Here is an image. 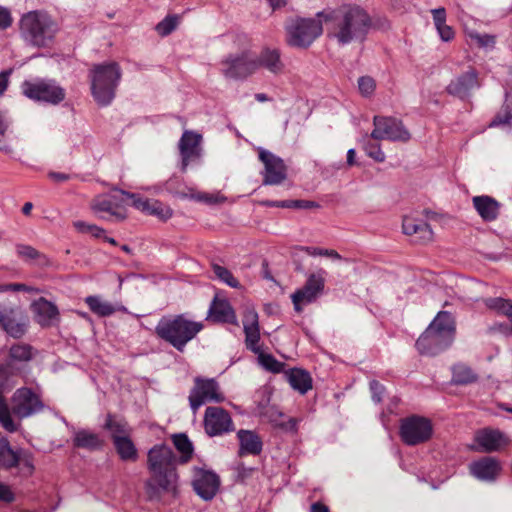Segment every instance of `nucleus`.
Here are the masks:
<instances>
[{
    "label": "nucleus",
    "instance_id": "nucleus-1",
    "mask_svg": "<svg viewBox=\"0 0 512 512\" xmlns=\"http://www.w3.org/2000/svg\"><path fill=\"white\" fill-rule=\"evenodd\" d=\"M178 457L171 447L154 445L147 454V467L150 477L145 483L149 500H160L163 494L175 493L178 473Z\"/></svg>",
    "mask_w": 512,
    "mask_h": 512
},
{
    "label": "nucleus",
    "instance_id": "nucleus-2",
    "mask_svg": "<svg viewBox=\"0 0 512 512\" xmlns=\"http://www.w3.org/2000/svg\"><path fill=\"white\" fill-rule=\"evenodd\" d=\"M317 16L324 20L329 35L343 45L364 41L371 27L369 15L358 6L322 11Z\"/></svg>",
    "mask_w": 512,
    "mask_h": 512
},
{
    "label": "nucleus",
    "instance_id": "nucleus-3",
    "mask_svg": "<svg viewBox=\"0 0 512 512\" xmlns=\"http://www.w3.org/2000/svg\"><path fill=\"white\" fill-rule=\"evenodd\" d=\"M456 322L451 313L440 311L416 341L421 355L436 356L448 349L455 340Z\"/></svg>",
    "mask_w": 512,
    "mask_h": 512
},
{
    "label": "nucleus",
    "instance_id": "nucleus-4",
    "mask_svg": "<svg viewBox=\"0 0 512 512\" xmlns=\"http://www.w3.org/2000/svg\"><path fill=\"white\" fill-rule=\"evenodd\" d=\"M204 325L188 319L185 315L162 317L155 327L157 337L183 352L186 345L192 341Z\"/></svg>",
    "mask_w": 512,
    "mask_h": 512
},
{
    "label": "nucleus",
    "instance_id": "nucleus-5",
    "mask_svg": "<svg viewBox=\"0 0 512 512\" xmlns=\"http://www.w3.org/2000/svg\"><path fill=\"white\" fill-rule=\"evenodd\" d=\"M122 76L118 63L96 64L90 70L91 92L95 101L102 106L109 105L115 97Z\"/></svg>",
    "mask_w": 512,
    "mask_h": 512
},
{
    "label": "nucleus",
    "instance_id": "nucleus-6",
    "mask_svg": "<svg viewBox=\"0 0 512 512\" xmlns=\"http://www.w3.org/2000/svg\"><path fill=\"white\" fill-rule=\"evenodd\" d=\"M20 30L26 41L36 47H47L54 39L58 26L46 13L32 11L20 21Z\"/></svg>",
    "mask_w": 512,
    "mask_h": 512
},
{
    "label": "nucleus",
    "instance_id": "nucleus-7",
    "mask_svg": "<svg viewBox=\"0 0 512 512\" xmlns=\"http://www.w3.org/2000/svg\"><path fill=\"white\" fill-rule=\"evenodd\" d=\"M287 43L293 47L307 48L323 31L321 20L297 18L286 25Z\"/></svg>",
    "mask_w": 512,
    "mask_h": 512
},
{
    "label": "nucleus",
    "instance_id": "nucleus-8",
    "mask_svg": "<svg viewBox=\"0 0 512 512\" xmlns=\"http://www.w3.org/2000/svg\"><path fill=\"white\" fill-rule=\"evenodd\" d=\"M433 434V424L430 419L411 415L400 420L399 436L408 446H417L429 441Z\"/></svg>",
    "mask_w": 512,
    "mask_h": 512
},
{
    "label": "nucleus",
    "instance_id": "nucleus-9",
    "mask_svg": "<svg viewBox=\"0 0 512 512\" xmlns=\"http://www.w3.org/2000/svg\"><path fill=\"white\" fill-rule=\"evenodd\" d=\"M25 96L35 101L57 105L65 99V90L51 80L25 81L22 84Z\"/></svg>",
    "mask_w": 512,
    "mask_h": 512
},
{
    "label": "nucleus",
    "instance_id": "nucleus-10",
    "mask_svg": "<svg viewBox=\"0 0 512 512\" xmlns=\"http://www.w3.org/2000/svg\"><path fill=\"white\" fill-rule=\"evenodd\" d=\"M373 124L374 129L371 132V138L374 140L407 142L411 138L402 121L395 117L374 116Z\"/></svg>",
    "mask_w": 512,
    "mask_h": 512
},
{
    "label": "nucleus",
    "instance_id": "nucleus-11",
    "mask_svg": "<svg viewBox=\"0 0 512 512\" xmlns=\"http://www.w3.org/2000/svg\"><path fill=\"white\" fill-rule=\"evenodd\" d=\"M224 400L225 397L220 392V387L216 380L201 377L195 378L194 386L189 395L190 407L194 413L206 402L221 403Z\"/></svg>",
    "mask_w": 512,
    "mask_h": 512
},
{
    "label": "nucleus",
    "instance_id": "nucleus-12",
    "mask_svg": "<svg viewBox=\"0 0 512 512\" xmlns=\"http://www.w3.org/2000/svg\"><path fill=\"white\" fill-rule=\"evenodd\" d=\"M221 66L224 76L230 79H245L256 71L255 59L248 51L229 54Z\"/></svg>",
    "mask_w": 512,
    "mask_h": 512
},
{
    "label": "nucleus",
    "instance_id": "nucleus-13",
    "mask_svg": "<svg viewBox=\"0 0 512 512\" xmlns=\"http://www.w3.org/2000/svg\"><path fill=\"white\" fill-rule=\"evenodd\" d=\"M324 273L323 270H320L317 273L310 274L304 286L291 295L296 312H302L303 305L314 302L323 291L325 285Z\"/></svg>",
    "mask_w": 512,
    "mask_h": 512
},
{
    "label": "nucleus",
    "instance_id": "nucleus-14",
    "mask_svg": "<svg viewBox=\"0 0 512 512\" xmlns=\"http://www.w3.org/2000/svg\"><path fill=\"white\" fill-rule=\"evenodd\" d=\"M43 402L30 388L17 389L12 396V412L19 418H27L43 410Z\"/></svg>",
    "mask_w": 512,
    "mask_h": 512
},
{
    "label": "nucleus",
    "instance_id": "nucleus-15",
    "mask_svg": "<svg viewBox=\"0 0 512 512\" xmlns=\"http://www.w3.org/2000/svg\"><path fill=\"white\" fill-rule=\"evenodd\" d=\"M481 86L478 71L469 67L467 71L453 78L446 86V92L460 100L469 99L473 92Z\"/></svg>",
    "mask_w": 512,
    "mask_h": 512
},
{
    "label": "nucleus",
    "instance_id": "nucleus-16",
    "mask_svg": "<svg viewBox=\"0 0 512 512\" xmlns=\"http://www.w3.org/2000/svg\"><path fill=\"white\" fill-rule=\"evenodd\" d=\"M0 326L14 338L22 337L28 326V318L20 307L0 305Z\"/></svg>",
    "mask_w": 512,
    "mask_h": 512
},
{
    "label": "nucleus",
    "instance_id": "nucleus-17",
    "mask_svg": "<svg viewBox=\"0 0 512 512\" xmlns=\"http://www.w3.org/2000/svg\"><path fill=\"white\" fill-rule=\"evenodd\" d=\"M204 428L209 436H218L234 430L233 421L222 407L210 406L204 415Z\"/></svg>",
    "mask_w": 512,
    "mask_h": 512
},
{
    "label": "nucleus",
    "instance_id": "nucleus-18",
    "mask_svg": "<svg viewBox=\"0 0 512 512\" xmlns=\"http://www.w3.org/2000/svg\"><path fill=\"white\" fill-rule=\"evenodd\" d=\"M259 159L265 167L264 185H279L286 179L287 167L280 157L261 149L259 151Z\"/></svg>",
    "mask_w": 512,
    "mask_h": 512
},
{
    "label": "nucleus",
    "instance_id": "nucleus-19",
    "mask_svg": "<svg viewBox=\"0 0 512 512\" xmlns=\"http://www.w3.org/2000/svg\"><path fill=\"white\" fill-rule=\"evenodd\" d=\"M123 198L117 194L100 195L93 199L91 207L96 213H104L101 218L109 221H123L126 213L122 209Z\"/></svg>",
    "mask_w": 512,
    "mask_h": 512
},
{
    "label": "nucleus",
    "instance_id": "nucleus-20",
    "mask_svg": "<svg viewBox=\"0 0 512 512\" xmlns=\"http://www.w3.org/2000/svg\"><path fill=\"white\" fill-rule=\"evenodd\" d=\"M192 485L196 494L207 501L216 495L220 486V478L213 471L195 468Z\"/></svg>",
    "mask_w": 512,
    "mask_h": 512
},
{
    "label": "nucleus",
    "instance_id": "nucleus-21",
    "mask_svg": "<svg viewBox=\"0 0 512 512\" xmlns=\"http://www.w3.org/2000/svg\"><path fill=\"white\" fill-rule=\"evenodd\" d=\"M501 470L500 461L491 456L481 457L469 465L470 474L484 482H494L500 475Z\"/></svg>",
    "mask_w": 512,
    "mask_h": 512
},
{
    "label": "nucleus",
    "instance_id": "nucleus-22",
    "mask_svg": "<svg viewBox=\"0 0 512 512\" xmlns=\"http://www.w3.org/2000/svg\"><path fill=\"white\" fill-rule=\"evenodd\" d=\"M256 70L263 68L273 75H280L285 70L281 52L277 48L264 47L257 57H254Z\"/></svg>",
    "mask_w": 512,
    "mask_h": 512
},
{
    "label": "nucleus",
    "instance_id": "nucleus-23",
    "mask_svg": "<svg viewBox=\"0 0 512 512\" xmlns=\"http://www.w3.org/2000/svg\"><path fill=\"white\" fill-rule=\"evenodd\" d=\"M201 135L192 131H185L179 141V150L182 158V171H185L189 163L200 155L199 145Z\"/></svg>",
    "mask_w": 512,
    "mask_h": 512
},
{
    "label": "nucleus",
    "instance_id": "nucleus-24",
    "mask_svg": "<svg viewBox=\"0 0 512 512\" xmlns=\"http://www.w3.org/2000/svg\"><path fill=\"white\" fill-rule=\"evenodd\" d=\"M475 442L483 452L498 451L506 444L505 435L498 429L483 428L475 433Z\"/></svg>",
    "mask_w": 512,
    "mask_h": 512
},
{
    "label": "nucleus",
    "instance_id": "nucleus-25",
    "mask_svg": "<svg viewBox=\"0 0 512 512\" xmlns=\"http://www.w3.org/2000/svg\"><path fill=\"white\" fill-rule=\"evenodd\" d=\"M402 228L406 235L414 236L415 241L421 244L430 242L433 238V232L430 225L423 220L404 217Z\"/></svg>",
    "mask_w": 512,
    "mask_h": 512
},
{
    "label": "nucleus",
    "instance_id": "nucleus-26",
    "mask_svg": "<svg viewBox=\"0 0 512 512\" xmlns=\"http://www.w3.org/2000/svg\"><path fill=\"white\" fill-rule=\"evenodd\" d=\"M32 309L35 313V321L42 327H50L59 316L57 306L44 297L35 301L32 304Z\"/></svg>",
    "mask_w": 512,
    "mask_h": 512
},
{
    "label": "nucleus",
    "instance_id": "nucleus-27",
    "mask_svg": "<svg viewBox=\"0 0 512 512\" xmlns=\"http://www.w3.org/2000/svg\"><path fill=\"white\" fill-rule=\"evenodd\" d=\"M208 317L213 322L236 324V314L230 303L215 297L210 305Z\"/></svg>",
    "mask_w": 512,
    "mask_h": 512
},
{
    "label": "nucleus",
    "instance_id": "nucleus-28",
    "mask_svg": "<svg viewBox=\"0 0 512 512\" xmlns=\"http://www.w3.org/2000/svg\"><path fill=\"white\" fill-rule=\"evenodd\" d=\"M8 376V368L0 363V424L6 431L13 433L18 427L10 415V409L2 392Z\"/></svg>",
    "mask_w": 512,
    "mask_h": 512
},
{
    "label": "nucleus",
    "instance_id": "nucleus-29",
    "mask_svg": "<svg viewBox=\"0 0 512 512\" xmlns=\"http://www.w3.org/2000/svg\"><path fill=\"white\" fill-rule=\"evenodd\" d=\"M472 202L475 210L484 221L491 222L498 218L500 204L493 197L487 195L474 196Z\"/></svg>",
    "mask_w": 512,
    "mask_h": 512
},
{
    "label": "nucleus",
    "instance_id": "nucleus-30",
    "mask_svg": "<svg viewBox=\"0 0 512 512\" xmlns=\"http://www.w3.org/2000/svg\"><path fill=\"white\" fill-rule=\"evenodd\" d=\"M237 436L240 442V456L246 454L259 455L261 453L263 443L255 432L242 429L238 431Z\"/></svg>",
    "mask_w": 512,
    "mask_h": 512
},
{
    "label": "nucleus",
    "instance_id": "nucleus-31",
    "mask_svg": "<svg viewBox=\"0 0 512 512\" xmlns=\"http://www.w3.org/2000/svg\"><path fill=\"white\" fill-rule=\"evenodd\" d=\"M75 448L87 449L90 451L100 450L104 446V441L98 434L81 429L75 432L73 438Z\"/></svg>",
    "mask_w": 512,
    "mask_h": 512
},
{
    "label": "nucleus",
    "instance_id": "nucleus-32",
    "mask_svg": "<svg viewBox=\"0 0 512 512\" xmlns=\"http://www.w3.org/2000/svg\"><path fill=\"white\" fill-rule=\"evenodd\" d=\"M104 429L110 432L112 442L117 437H126L131 434V428L128 422L117 415L108 413L104 423Z\"/></svg>",
    "mask_w": 512,
    "mask_h": 512
},
{
    "label": "nucleus",
    "instance_id": "nucleus-33",
    "mask_svg": "<svg viewBox=\"0 0 512 512\" xmlns=\"http://www.w3.org/2000/svg\"><path fill=\"white\" fill-rule=\"evenodd\" d=\"M119 458L125 462H135L138 459V450L132 441L130 435L126 437H117L112 442Z\"/></svg>",
    "mask_w": 512,
    "mask_h": 512
},
{
    "label": "nucleus",
    "instance_id": "nucleus-34",
    "mask_svg": "<svg viewBox=\"0 0 512 512\" xmlns=\"http://www.w3.org/2000/svg\"><path fill=\"white\" fill-rule=\"evenodd\" d=\"M288 382L300 394H306L312 389V377L309 372L300 368H293L288 373Z\"/></svg>",
    "mask_w": 512,
    "mask_h": 512
},
{
    "label": "nucleus",
    "instance_id": "nucleus-35",
    "mask_svg": "<svg viewBox=\"0 0 512 512\" xmlns=\"http://www.w3.org/2000/svg\"><path fill=\"white\" fill-rule=\"evenodd\" d=\"M20 459L19 453L12 449L9 441L4 437L0 438V468L11 469L17 467Z\"/></svg>",
    "mask_w": 512,
    "mask_h": 512
},
{
    "label": "nucleus",
    "instance_id": "nucleus-36",
    "mask_svg": "<svg viewBox=\"0 0 512 512\" xmlns=\"http://www.w3.org/2000/svg\"><path fill=\"white\" fill-rule=\"evenodd\" d=\"M477 380V373L468 365L458 363L452 367V383L456 385H469L477 382Z\"/></svg>",
    "mask_w": 512,
    "mask_h": 512
},
{
    "label": "nucleus",
    "instance_id": "nucleus-37",
    "mask_svg": "<svg viewBox=\"0 0 512 512\" xmlns=\"http://www.w3.org/2000/svg\"><path fill=\"white\" fill-rule=\"evenodd\" d=\"M172 441L177 451L181 454L178 458L179 463H187L192 458L194 452L192 442L188 436L183 433L175 434L172 437Z\"/></svg>",
    "mask_w": 512,
    "mask_h": 512
},
{
    "label": "nucleus",
    "instance_id": "nucleus-38",
    "mask_svg": "<svg viewBox=\"0 0 512 512\" xmlns=\"http://www.w3.org/2000/svg\"><path fill=\"white\" fill-rule=\"evenodd\" d=\"M85 303L89 309L100 317H107L114 314L117 308L108 301H103L98 296H88L85 299Z\"/></svg>",
    "mask_w": 512,
    "mask_h": 512
},
{
    "label": "nucleus",
    "instance_id": "nucleus-39",
    "mask_svg": "<svg viewBox=\"0 0 512 512\" xmlns=\"http://www.w3.org/2000/svg\"><path fill=\"white\" fill-rule=\"evenodd\" d=\"M484 303L490 310L496 311L498 314L504 315L512 321V301L501 297L486 298Z\"/></svg>",
    "mask_w": 512,
    "mask_h": 512
},
{
    "label": "nucleus",
    "instance_id": "nucleus-40",
    "mask_svg": "<svg viewBox=\"0 0 512 512\" xmlns=\"http://www.w3.org/2000/svg\"><path fill=\"white\" fill-rule=\"evenodd\" d=\"M271 207L292 208V209H316L320 208L319 203L310 200H282L268 202Z\"/></svg>",
    "mask_w": 512,
    "mask_h": 512
},
{
    "label": "nucleus",
    "instance_id": "nucleus-41",
    "mask_svg": "<svg viewBox=\"0 0 512 512\" xmlns=\"http://www.w3.org/2000/svg\"><path fill=\"white\" fill-rule=\"evenodd\" d=\"M16 253L22 259L38 260L39 264H41V265L48 264L47 257L30 245L17 244L16 245Z\"/></svg>",
    "mask_w": 512,
    "mask_h": 512
},
{
    "label": "nucleus",
    "instance_id": "nucleus-42",
    "mask_svg": "<svg viewBox=\"0 0 512 512\" xmlns=\"http://www.w3.org/2000/svg\"><path fill=\"white\" fill-rule=\"evenodd\" d=\"M145 213L161 220H167L172 216V210L158 200H149V207Z\"/></svg>",
    "mask_w": 512,
    "mask_h": 512
},
{
    "label": "nucleus",
    "instance_id": "nucleus-43",
    "mask_svg": "<svg viewBox=\"0 0 512 512\" xmlns=\"http://www.w3.org/2000/svg\"><path fill=\"white\" fill-rule=\"evenodd\" d=\"M9 122L5 114L0 110V151L6 154L13 152L8 139Z\"/></svg>",
    "mask_w": 512,
    "mask_h": 512
},
{
    "label": "nucleus",
    "instance_id": "nucleus-44",
    "mask_svg": "<svg viewBox=\"0 0 512 512\" xmlns=\"http://www.w3.org/2000/svg\"><path fill=\"white\" fill-rule=\"evenodd\" d=\"M258 355L259 363L267 371L272 373H280L283 369V363L279 362L273 355L262 352L261 350Z\"/></svg>",
    "mask_w": 512,
    "mask_h": 512
},
{
    "label": "nucleus",
    "instance_id": "nucleus-45",
    "mask_svg": "<svg viewBox=\"0 0 512 512\" xmlns=\"http://www.w3.org/2000/svg\"><path fill=\"white\" fill-rule=\"evenodd\" d=\"M363 148L366 154L376 162L381 163L385 161V154L381 150L380 144L371 138V135L366 139Z\"/></svg>",
    "mask_w": 512,
    "mask_h": 512
},
{
    "label": "nucleus",
    "instance_id": "nucleus-46",
    "mask_svg": "<svg viewBox=\"0 0 512 512\" xmlns=\"http://www.w3.org/2000/svg\"><path fill=\"white\" fill-rule=\"evenodd\" d=\"M245 334V345L253 353H259L261 350L258 345L260 341V327L243 329Z\"/></svg>",
    "mask_w": 512,
    "mask_h": 512
},
{
    "label": "nucleus",
    "instance_id": "nucleus-47",
    "mask_svg": "<svg viewBox=\"0 0 512 512\" xmlns=\"http://www.w3.org/2000/svg\"><path fill=\"white\" fill-rule=\"evenodd\" d=\"M213 272L222 282L227 284L232 288H239V281L233 276V274L225 267L220 266L218 264L212 265Z\"/></svg>",
    "mask_w": 512,
    "mask_h": 512
},
{
    "label": "nucleus",
    "instance_id": "nucleus-48",
    "mask_svg": "<svg viewBox=\"0 0 512 512\" xmlns=\"http://www.w3.org/2000/svg\"><path fill=\"white\" fill-rule=\"evenodd\" d=\"M31 349L27 344H15L10 348L9 355L14 360L28 361L31 359Z\"/></svg>",
    "mask_w": 512,
    "mask_h": 512
},
{
    "label": "nucleus",
    "instance_id": "nucleus-49",
    "mask_svg": "<svg viewBox=\"0 0 512 512\" xmlns=\"http://www.w3.org/2000/svg\"><path fill=\"white\" fill-rule=\"evenodd\" d=\"M118 193H120L122 196H126L128 199L132 200V206L135 207L137 210L144 212L149 207V199L144 198L140 196L139 194L126 192L124 190H116Z\"/></svg>",
    "mask_w": 512,
    "mask_h": 512
},
{
    "label": "nucleus",
    "instance_id": "nucleus-50",
    "mask_svg": "<svg viewBox=\"0 0 512 512\" xmlns=\"http://www.w3.org/2000/svg\"><path fill=\"white\" fill-rule=\"evenodd\" d=\"M178 18L176 16H167L156 25V31L161 36L169 35L177 26Z\"/></svg>",
    "mask_w": 512,
    "mask_h": 512
},
{
    "label": "nucleus",
    "instance_id": "nucleus-51",
    "mask_svg": "<svg viewBox=\"0 0 512 512\" xmlns=\"http://www.w3.org/2000/svg\"><path fill=\"white\" fill-rule=\"evenodd\" d=\"M74 227L82 233H90L96 238H101L105 234V230L94 225V224H88L84 221H76L73 223Z\"/></svg>",
    "mask_w": 512,
    "mask_h": 512
},
{
    "label": "nucleus",
    "instance_id": "nucleus-52",
    "mask_svg": "<svg viewBox=\"0 0 512 512\" xmlns=\"http://www.w3.org/2000/svg\"><path fill=\"white\" fill-rule=\"evenodd\" d=\"M243 329L259 327L258 313L254 309H247L243 315Z\"/></svg>",
    "mask_w": 512,
    "mask_h": 512
},
{
    "label": "nucleus",
    "instance_id": "nucleus-53",
    "mask_svg": "<svg viewBox=\"0 0 512 512\" xmlns=\"http://www.w3.org/2000/svg\"><path fill=\"white\" fill-rule=\"evenodd\" d=\"M358 87L363 95H370L375 89V81L369 76H362L358 80Z\"/></svg>",
    "mask_w": 512,
    "mask_h": 512
},
{
    "label": "nucleus",
    "instance_id": "nucleus-54",
    "mask_svg": "<svg viewBox=\"0 0 512 512\" xmlns=\"http://www.w3.org/2000/svg\"><path fill=\"white\" fill-rule=\"evenodd\" d=\"M370 391L372 393V399L375 403H380L385 391V387L378 381L373 380L370 382Z\"/></svg>",
    "mask_w": 512,
    "mask_h": 512
},
{
    "label": "nucleus",
    "instance_id": "nucleus-55",
    "mask_svg": "<svg viewBox=\"0 0 512 512\" xmlns=\"http://www.w3.org/2000/svg\"><path fill=\"white\" fill-rule=\"evenodd\" d=\"M436 30H437L441 40H443L445 42L452 41L455 37V32H454L453 28L451 26L447 25L446 23L441 26L436 27Z\"/></svg>",
    "mask_w": 512,
    "mask_h": 512
},
{
    "label": "nucleus",
    "instance_id": "nucleus-56",
    "mask_svg": "<svg viewBox=\"0 0 512 512\" xmlns=\"http://www.w3.org/2000/svg\"><path fill=\"white\" fill-rule=\"evenodd\" d=\"M15 500V494L11 490V488L0 482V501L6 503H12Z\"/></svg>",
    "mask_w": 512,
    "mask_h": 512
},
{
    "label": "nucleus",
    "instance_id": "nucleus-57",
    "mask_svg": "<svg viewBox=\"0 0 512 512\" xmlns=\"http://www.w3.org/2000/svg\"><path fill=\"white\" fill-rule=\"evenodd\" d=\"M435 28L446 23V10L443 7L431 10Z\"/></svg>",
    "mask_w": 512,
    "mask_h": 512
},
{
    "label": "nucleus",
    "instance_id": "nucleus-58",
    "mask_svg": "<svg viewBox=\"0 0 512 512\" xmlns=\"http://www.w3.org/2000/svg\"><path fill=\"white\" fill-rule=\"evenodd\" d=\"M12 24L11 13L7 8L0 6V30H5Z\"/></svg>",
    "mask_w": 512,
    "mask_h": 512
},
{
    "label": "nucleus",
    "instance_id": "nucleus-59",
    "mask_svg": "<svg viewBox=\"0 0 512 512\" xmlns=\"http://www.w3.org/2000/svg\"><path fill=\"white\" fill-rule=\"evenodd\" d=\"M499 124H508L512 125V113L506 112L504 115H497L490 126H497Z\"/></svg>",
    "mask_w": 512,
    "mask_h": 512
},
{
    "label": "nucleus",
    "instance_id": "nucleus-60",
    "mask_svg": "<svg viewBox=\"0 0 512 512\" xmlns=\"http://www.w3.org/2000/svg\"><path fill=\"white\" fill-rule=\"evenodd\" d=\"M474 38L477 40V43L482 47L494 45V43H495L494 36H491L488 34H485V35L477 34L474 36Z\"/></svg>",
    "mask_w": 512,
    "mask_h": 512
},
{
    "label": "nucleus",
    "instance_id": "nucleus-61",
    "mask_svg": "<svg viewBox=\"0 0 512 512\" xmlns=\"http://www.w3.org/2000/svg\"><path fill=\"white\" fill-rule=\"evenodd\" d=\"M29 291V288L25 284L13 283L0 286V292L4 291Z\"/></svg>",
    "mask_w": 512,
    "mask_h": 512
},
{
    "label": "nucleus",
    "instance_id": "nucleus-62",
    "mask_svg": "<svg viewBox=\"0 0 512 512\" xmlns=\"http://www.w3.org/2000/svg\"><path fill=\"white\" fill-rule=\"evenodd\" d=\"M49 178L55 182H65L70 179V175L66 173L60 172H50L48 174Z\"/></svg>",
    "mask_w": 512,
    "mask_h": 512
},
{
    "label": "nucleus",
    "instance_id": "nucleus-63",
    "mask_svg": "<svg viewBox=\"0 0 512 512\" xmlns=\"http://www.w3.org/2000/svg\"><path fill=\"white\" fill-rule=\"evenodd\" d=\"M10 72L0 73V96L6 91L8 87V77Z\"/></svg>",
    "mask_w": 512,
    "mask_h": 512
},
{
    "label": "nucleus",
    "instance_id": "nucleus-64",
    "mask_svg": "<svg viewBox=\"0 0 512 512\" xmlns=\"http://www.w3.org/2000/svg\"><path fill=\"white\" fill-rule=\"evenodd\" d=\"M311 512H329V508L321 502H316L311 505Z\"/></svg>",
    "mask_w": 512,
    "mask_h": 512
}]
</instances>
